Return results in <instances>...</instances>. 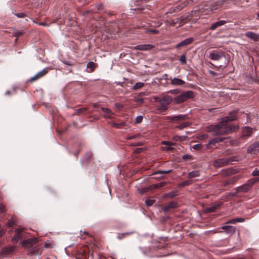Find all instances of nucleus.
I'll list each match as a JSON object with an SVG mask.
<instances>
[{
	"instance_id": "obj_1",
	"label": "nucleus",
	"mask_w": 259,
	"mask_h": 259,
	"mask_svg": "<svg viewBox=\"0 0 259 259\" xmlns=\"http://www.w3.org/2000/svg\"><path fill=\"white\" fill-rule=\"evenodd\" d=\"M236 111L232 112L230 113V116L225 117L218 124L208 126L206 131L213 133L214 136H220L228 134L234 131V127L231 126L229 122L236 119Z\"/></svg>"
},
{
	"instance_id": "obj_2",
	"label": "nucleus",
	"mask_w": 259,
	"mask_h": 259,
	"mask_svg": "<svg viewBox=\"0 0 259 259\" xmlns=\"http://www.w3.org/2000/svg\"><path fill=\"white\" fill-rule=\"evenodd\" d=\"M172 101L170 96H165L159 100V104L156 106V109L158 113H162L167 109V106Z\"/></svg>"
},
{
	"instance_id": "obj_3",
	"label": "nucleus",
	"mask_w": 259,
	"mask_h": 259,
	"mask_svg": "<svg viewBox=\"0 0 259 259\" xmlns=\"http://www.w3.org/2000/svg\"><path fill=\"white\" fill-rule=\"evenodd\" d=\"M195 93L192 91H188L183 92L174 99L177 103H181L189 99H193L195 97Z\"/></svg>"
},
{
	"instance_id": "obj_4",
	"label": "nucleus",
	"mask_w": 259,
	"mask_h": 259,
	"mask_svg": "<svg viewBox=\"0 0 259 259\" xmlns=\"http://www.w3.org/2000/svg\"><path fill=\"white\" fill-rule=\"evenodd\" d=\"M195 93L192 91H188L183 92L174 99L177 103H181L189 99H193L195 97Z\"/></svg>"
},
{
	"instance_id": "obj_5",
	"label": "nucleus",
	"mask_w": 259,
	"mask_h": 259,
	"mask_svg": "<svg viewBox=\"0 0 259 259\" xmlns=\"http://www.w3.org/2000/svg\"><path fill=\"white\" fill-rule=\"evenodd\" d=\"M195 93L192 91H188L183 92L174 99L177 103H181L189 99H193L195 97Z\"/></svg>"
},
{
	"instance_id": "obj_6",
	"label": "nucleus",
	"mask_w": 259,
	"mask_h": 259,
	"mask_svg": "<svg viewBox=\"0 0 259 259\" xmlns=\"http://www.w3.org/2000/svg\"><path fill=\"white\" fill-rule=\"evenodd\" d=\"M225 56V52L222 50H214L209 52L208 58L214 61H219Z\"/></svg>"
},
{
	"instance_id": "obj_7",
	"label": "nucleus",
	"mask_w": 259,
	"mask_h": 259,
	"mask_svg": "<svg viewBox=\"0 0 259 259\" xmlns=\"http://www.w3.org/2000/svg\"><path fill=\"white\" fill-rule=\"evenodd\" d=\"M15 235L12 239L13 243H17L19 240L26 237L27 234L23 228H18L15 230Z\"/></svg>"
},
{
	"instance_id": "obj_8",
	"label": "nucleus",
	"mask_w": 259,
	"mask_h": 259,
	"mask_svg": "<svg viewBox=\"0 0 259 259\" xmlns=\"http://www.w3.org/2000/svg\"><path fill=\"white\" fill-rule=\"evenodd\" d=\"M37 241V239L36 238H29L26 240H24L21 242V245L22 246L28 248L29 249L31 248L32 246L36 244Z\"/></svg>"
},
{
	"instance_id": "obj_9",
	"label": "nucleus",
	"mask_w": 259,
	"mask_h": 259,
	"mask_svg": "<svg viewBox=\"0 0 259 259\" xmlns=\"http://www.w3.org/2000/svg\"><path fill=\"white\" fill-rule=\"evenodd\" d=\"M185 19L183 17L176 18L170 20L169 23L171 26H175L178 25V27H180L185 23Z\"/></svg>"
},
{
	"instance_id": "obj_10",
	"label": "nucleus",
	"mask_w": 259,
	"mask_h": 259,
	"mask_svg": "<svg viewBox=\"0 0 259 259\" xmlns=\"http://www.w3.org/2000/svg\"><path fill=\"white\" fill-rule=\"evenodd\" d=\"M212 165L215 167H221L227 165L226 158H219L214 160L212 162Z\"/></svg>"
},
{
	"instance_id": "obj_11",
	"label": "nucleus",
	"mask_w": 259,
	"mask_h": 259,
	"mask_svg": "<svg viewBox=\"0 0 259 259\" xmlns=\"http://www.w3.org/2000/svg\"><path fill=\"white\" fill-rule=\"evenodd\" d=\"M259 152V142H255L250 145L247 149L248 153L257 154Z\"/></svg>"
},
{
	"instance_id": "obj_12",
	"label": "nucleus",
	"mask_w": 259,
	"mask_h": 259,
	"mask_svg": "<svg viewBox=\"0 0 259 259\" xmlns=\"http://www.w3.org/2000/svg\"><path fill=\"white\" fill-rule=\"evenodd\" d=\"M253 133L252 128L249 126H245L242 130V139L247 138L250 137Z\"/></svg>"
},
{
	"instance_id": "obj_13",
	"label": "nucleus",
	"mask_w": 259,
	"mask_h": 259,
	"mask_svg": "<svg viewBox=\"0 0 259 259\" xmlns=\"http://www.w3.org/2000/svg\"><path fill=\"white\" fill-rule=\"evenodd\" d=\"M42 253V250L39 246H32L28 251V254L30 255H40Z\"/></svg>"
},
{
	"instance_id": "obj_14",
	"label": "nucleus",
	"mask_w": 259,
	"mask_h": 259,
	"mask_svg": "<svg viewBox=\"0 0 259 259\" xmlns=\"http://www.w3.org/2000/svg\"><path fill=\"white\" fill-rule=\"evenodd\" d=\"M225 139V138L215 137L210 140L207 144L206 147L208 149L212 148V145H214L216 143L223 142Z\"/></svg>"
},
{
	"instance_id": "obj_15",
	"label": "nucleus",
	"mask_w": 259,
	"mask_h": 259,
	"mask_svg": "<svg viewBox=\"0 0 259 259\" xmlns=\"http://www.w3.org/2000/svg\"><path fill=\"white\" fill-rule=\"evenodd\" d=\"M194 39L192 37H189L187 38L183 41H181L179 44H178L176 46L175 48L177 49L180 48L181 47H183L184 46H186L187 45H189L191 44H192L193 41Z\"/></svg>"
},
{
	"instance_id": "obj_16",
	"label": "nucleus",
	"mask_w": 259,
	"mask_h": 259,
	"mask_svg": "<svg viewBox=\"0 0 259 259\" xmlns=\"http://www.w3.org/2000/svg\"><path fill=\"white\" fill-rule=\"evenodd\" d=\"M221 229L225 230L226 233L230 235L234 234L236 230V228L235 227L229 225L223 226L221 227Z\"/></svg>"
},
{
	"instance_id": "obj_17",
	"label": "nucleus",
	"mask_w": 259,
	"mask_h": 259,
	"mask_svg": "<svg viewBox=\"0 0 259 259\" xmlns=\"http://www.w3.org/2000/svg\"><path fill=\"white\" fill-rule=\"evenodd\" d=\"M240 177L237 176L231 178L230 179L222 182V185L224 187H227L230 185L234 184L239 179Z\"/></svg>"
},
{
	"instance_id": "obj_18",
	"label": "nucleus",
	"mask_w": 259,
	"mask_h": 259,
	"mask_svg": "<svg viewBox=\"0 0 259 259\" xmlns=\"http://www.w3.org/2000/svg\"><path fill=\"white\" fill-rule=\"evenodd\" d=\"M154 47V45L150 44L139 45L135 47V49L140 51H147L152 49Z\"/></svg>"
},
{
	"instance_id": "obj_19",
	"label": "nucleus",
	"mask_w": 259,
	"mask_h": 259,
	"mask_svg": "<svg viewBox=\"0 0 259 259\" xmlns=\"http://www.w3.org/2000/svg\"><path fill=\"white\" fill-rule=\"evenodd\" d=\"M167 118L171 121H184L187 118L186 115L180 114L176 116L167 117Z\"/></svg>"
},
{
	"instance_id": "obj_20",
	"label": "nucleus",
	"mask_w": 259,
	"mask_h": 259,
	"mask_svg": "<svg viewBox=\"0 0 259 259\" xmlns=\"http://www.w3.org/2000/svg\"><path fill=\"white\" fill-rule=\"evenodd\" d=\"M14 250V248L12 247H6L3 248L0 252V257H5Z\"/></svg>"
},
{
	"instance_id": "obj_21",
	"label": "nucleus",
	"mask_w": 259,
	"mask_h": 259,
	"mask_svg": "<svg viewBox=\"0 0 259 259\" xmlns=\"http://www.w3.org/2000/svg\"><path fill=\"white\" fill-rule=\"evenodd\" d=\"M245 35L251 39L257 41L259 40V34L252 31H248L245 33Z\"/></svg>"
},
{
	"instance_id": "obj_22",
	"label": "nucleus",
	"mask_w": 259,
	"mask_h": 259,
	"mask_svg": "<svg viewBox=\"0 0 259 259\" xmlns=\"http://www.w3.org/2000/svg\"><path fill=\"white\" fill-rule=\"evenodd\" d=\"M227 23V21L225 20H219L214 23H213L210 27H209V29L211 30H214L216 29L217 28L224 25Z\"/></svg>"
},
{
	"instance_id": "obj_23",
	"label": "nucleus",
	"mask_w": 259,
	"mask_h": 259,
	"mask_svg": "<svg viewBox=\"0 0 259 259\" xmlns=\"http://www.w3.org/2000/svg\"><path fill=\"white\" fill-rule=\"evenodd\" d=\"M170 80V83L174 85H182L185 83V81L178 78H172L171 77L168 79Z\"/></svg>"
},
{
	"instance_id": "obj_24",
	"label": "nucleus",
	"mask_w": 259,
	"mask_h": 259,
	"mask_svg": "<svg viewBox=\"0 0 259 259\" xmlns=\"http://www.w3.org/2000/svg\"><path fill=\"white\" fill-rule=\"evenodd\" d=\"M47 72H48V71L46 69H44V70H42L41 71L37 73L34 76L31 77L30 79V81H35V80L38 79L40 77L44 76L46 74H47Z\"/></svg>"
},
{
	"instance_id": "obj_25",
	"label": "nucleus",
	"mask_w": 259,
	"mask_h": 259,
	"mask_svg": "<svg viewBox=\"0 0 259 259\" xmlns=\"http://www.w3.org/2000/svg\"><path fill=\"white\" fill-rule=\"evenodd\" d=\"M250 186L247 184L236 188L237 192H247L250 190Z\"/></svg>"
},
{
	"instance_id": "obj_26",
	"label": "nucleus",
	"mask_w": 259,
	"mask_h": 259,
	"mask_svg": "<svg viewBox=\"0 0 259 259\" xmlns=\"http://www.w3.org/2000/svg\"><path fill=\"white\" fill-rule=\"evenodd\" d=\"M200 175V171L198 170H194L188 173L187 178L189 179L198 177Z\"/></svg>"
},
{
	"instance_id": "obj_27",
	"label": "nucleus",
	"mask_w": 259,
	"mask_h": 259,
	"mask_svg": "<svg viewBox=\"0 0 259 259\" xmlns=\"http://www.w3.org/2000/svg\"><path fill=\"white\" fill-rule=\"evenodd\" d=\"M245 219L243 218H235L229 220L226 223V224H235L237 223H241L244 222Z\"/></svg>"
},
{
	"instance_id": "obj_28",
	"label": "nucleus",
	"mask_w": 259,
	"mask_h": 259,
	"mask_svg": "<svg viewBox=\"0 0 259 259\" xmlns=\"http://www.w3.org/2000/svg\"><path fill=\"white\" fill-rule=\"evenodd\" d=\"M226 162H227V165L231 164L232 162L234 161H238L239 160V157L237 156H233L227 158H226Z\"/></svg>"
},
{
	"instance_id": "obj_29",
	"label": "nucleus",
	"mask_w": 259,
	"mask_h": 259,
	"mask_svg": "<svg viewBox=\"0 0 259 259\" xmlns=\"http://www.w3.org/2000/svg\"><path fill=\"white\" fill-rule=\"evenodd\" d=\"M259 181V178H252L249 180L246 184L248 186H250V189L252 187V186L256 183Z\"/></svg>"
},
{
	"instance_id": "obj_30",
	"label": "nucleus",
	"mask_w": 259,
	"mask_h": 259,
	"mask_svg": "<svg viewBox=\"0 0 259 259\" xmlns=\"http://www.w3.org/2000/svg\"><path fill=\"white\" fill-rule=\"evenodd\" d=\"M24 33H25V31L24 30L15 29L13 31V35L17 37L21 36Z\"/></svg>"
},
{
	"instance_id": "obj_31",
	"label": "nucleus",
	"mask_w": 259,
	"mask_h": 259,
	"mask_svg": "<svg viewBox=\"0 0 259 259\" xmlns=\"http://www.w3.org/2000/svg\"><path fill=\"white\" fill-rule=\"evenodd\" d=\"M193 183V181L191 180H188L184 181L179 184L180 187H184L186 186L190 185Z\"/></svg>"
},
{
	"instance_id": "obj_32",
	"label": "nucleus",
	"mask_w": 259,
	"mask_h": 259,
	"mask_svg": "<svg viewBox=\"0 0 259 259\" xmlns=\"http://www.w3.org/2000/svg\"><path fill=\"white\" fill-rule=\"evenodd\" d=\"M233 173L232 170L230 169L223 170L221 172V175L222 177H226L228 176L231 175Z\"/></svg>"
},
{
	"instance_id": "obj_33",
	"label": "nucleus",
	"mask_w": 259,
	"mask_h": 259,
	"mask_svg": "<svg viewBox=\"0 0 259 259\" xmlns=\"http://www.w3.org/2000/svg\"><path fill=\"white\" fill-rule=\"evenodd\" d=\"M16 222V219L14 217H12L7 222V226L9 227H12Z\"/></svg>"
},
{
	"instance_id": "obj_34",
	"label": "nucleus",
	"mask_w": 259,
	"mask_h": 259,
	"mask_svg": "<svg viewBox=\"0 0 259 259\" xmlns=\"http://www.w3.org/2000/svg\"><path fill=\"white\" fill-rule=\"evenodd\" d=\"M191 124V122H189V121L184 122H183V123L180 124L179 125L177 126L176 128H178L180 130H182L185 127H186L190 125Z\"/></svg>"
},
{
	"instance_id": "obj_35",
	"label": "nucleus",
	"mask_w": 259,
	"mask_h": 259,
	"mask_svg": "<svg viewBox=\"0 0 259 259\" xmlns=\"http://www.w3.org/2000/svg\"><path fill=\"white\" fill-rule=\"evenodd\" d=\"M179 60L181 64H182V65L186 64L187 63V57H186V53L180 56Z\"/></svg>"
},
{
	"instance_id": "obj_36",
	"label": "nucleus",
	"mask_w": 259,
	"mask_h": 259,
	"mask_svg": "<svg viewBox=\"0 0 259 259\" xmlns=\"http://www.w3.org/2000/svg\"><path fill=\"white\" fill-rule=\"evenodd\" d=\"M178 195V192L176 191L170 192L167 194H164L165 197H168L169 198H172Z\"/></svg>"
},
{
	"instance_id": "obj_37",
	"label": "nucleus",
	"mask_w": 259,
	"mask_h": 259,
	"mask_svg": "<svg viewBox=\"0 0 259 259\" xmlns=\"http://www.w3.org/2000/svg\"><path fill=\"white\" fill-rule=\"evenodd\" d=\"M145 84L143 82H138L133 87V89L134 90H139L144 86Z\"/></svg>"
},
{
	"instance_id": "obj_38",
	"label": "nucleus",
	"mask_w": 259,
	"mask_h": 259,
	"mask_svg": "<svg viewBox=\"0 0 259 259\" xmlns=\"http://www.w3.org/2000/svg\"><path fill=\"white\" fill-rule=\"evenodd\" d=\"M96 64L93 62H90L87 64V68L90 69V72H93L95 68Z\"/></svg>"
},
{
	"instance_id": "obj_39",
	"label": "nucleus",
	"mask_w": 259,
	"mask_h": 259,
	"mask_svg": "<svg viewBox=\"0 0 259 259\" xmlns=\"http://www.w3.org/2000/svg\"><path fill=\"white\" fill-rule=\"evenodd\" d=\"M185 137L184 136H174L173 137V140L176 141H182L185 140Z\"/></svg>"
},
{
	"instance_id": "obj_40",
	"label": "nucleus",
	"mask_w": 259,
	"mask_h": 259,
	"mask_svg": "<svg viewBox=\"0 0 259 259\" xmlns=\"http://www.w3.org/2000/svg\"><path fill=\"white\" fill-rule=\"evenodd\" d=\"M155 202V200L154 199H152L150 198H147L145 200V203L147 206H151Z\"/></svg>"
},
{
	"instance_id": "obj_41",
	"label": "nucleus",
	"mask_w": 259,
	"mask_h": 259,
	"mask_svg": "<svg viewBox=\"0 0 259 259\" xmlns=\"http://www.w3.org/2000/svg\"><path fill=\"white\" fill-rule=\"evenodd\" d=\"M168 207L170 208H175L176 207H178V204L177 202H175V201H171L170 202H169L168 204Z\"/></svg>"
},
{
	"instance_id": "obj_42",
	"label": "nucleus",
	"mask_w": 259,
	"mask_h": 259,
	"mask_svg": "<svg viewBox=\"0 0 259 259\" xmlns=\"http://www.w3.org/2000/svg\"><path fill=\"white\" fill-rule=\"evenodd\" d=\"M219 207V205H215L207 208V211L209 212H214Z\"/></svg>"
},
{
	"instance_id": "obj_43",
	"label": "nucleus",
	"mask_w": 259,
	"mask_h": 259,
	"mask_svg": "<svg viewBox=\"0 0 259 259\" xmlns=\"http://www.w3.org/2000/svg\"><path fill=\"white\" fill-rule=\"evenodd\" d=\"M102 110L106 113V114H114L110 109L107 108H102Z\"/></svg>"
},
{
	"instance_id": "obj_44",
	"label": "nucleus",
	"mask_w": 259,
	"mask_h": 259,
	"mask_svg": "<svg viewBox=\"0 0 259 259\" xmlns=\"http://www.w3.org/2000/svg\"><path fill=\"white\" fill-rule=\"evenodd\" d=\"M131 234H132V233L127 232V233H125L118 234L117 236V238L119 239H122V238H124L125 237H126L127 236L130 235Z\"/></svg>"
},
{
	"instance_id": "obj_45",
	"label": "nucleus",
	"mask_w": 259,
	"mask_h": 259,
	"mask_svg": "<svg viewBox=\"0 0 259 259\" xmlns=\"http://www.w3.org/2000/svg\"><path fill=\"white\" fill-rule=\"evenodd\" d=\"M182 159L184 160H191L193 159V157L190 155L185 154L183 155Z\"/></svg>"
},
{
	"instance_id": "obj_46",
	"label": "nucleus",
	"mask_w": 259,
	"mask_h": 259,
	"mask_svg": "<svg viewBox=\"0 0 259 259\" xmlns=\"http://www.w3.org/2000/svg\"><path fill=\"white\" fill-rule=\"evenodd\" d=\"M147 32L150 34H157L159 32L158 30L155 29H148L146 31Z\"/></svg>"
},
{
	"instance_id": "obj_47",
	"label": "nucleus",
	"mask_w": 259,
	"mask_h": 259,
	"mask_svg": "<svg viewBox=\"0 0 259 259\" xmlns=\"http://www.w3.org/2000/svg\"><path fill=\"white\" fill-rule=\"evenodd\" d=\"M92 156V154L91 153H87L84 155V158L87 160V162H89L90 161Z\"/></svg>"
},
{
	"instance_id": "obj_48",
	"label": "nucleus",
	"mask_w": 259,
	"mask_h": 259,
	"mask_svg": "<svg viewBox=\"0 0 259 259\" xmlns=\"http://www.w3.org/2000/svg\"><path fill=\"white\" fill-rule=\"evenodd\" d=\"M143 117L142 116H138L135 119L136 123H140L143 120Z\"/></svg>"
},
{
	"instance_id": "obj_49",
	"label": "nucleus",
	"mask_w": 259,
	"mask_h": 259,
	"mask_svg": "<svg viewBox=\"0 0 259 259\" xmlns=\"http://www.w3.org/2000/svg\"><path fill=\"white\" fill-rule=\"evenodd\" d=\"M6 211L5 206L3 203H0V214L5 212Z\"/></svg>"
},
{
	"instance_id": "obj_50",
	"label": "nucleus",
	"mask_w": 259,
	"mask_h": 259,
	"mask_svg": "<svg viewBox=\"0 0 259 259\" xmlns=\"http://www.w3.org/2000/svg\"><path fill=\"white\" fill-rule=\"evenodd\" d=\"M128 124L126 122H121L120 123H117V128H121L122 126H127Z\"/></svg>"
},
{
	"instance_id": "obj_51",
	"label": "nucleus",
	"mask_w": 259,
	"mask_h": 259,
	"mask_svg": "<svg viewBox=\"0 0 259 259\" xmlns=\"http://www.w3.org/2000/svg\"><path fill=\"white\" fill-rule=\"evenodd\" d=\"M139 137H140V135H139V134H136V135H135L134 136L127 137L126 138V139L127 140H132V139H136L137 138H139Z\"/></svg>"
},
{
	"instance_id": "obj_52",
	"label": "nucleus",
	"mask_w": 259,
	"mask_h": 259,
	"mask_svg": "<svg viewBox=\"0 0 259 259\" xmlns=\"http://www.w3.org/2000/svg\"><path fill=\"white\" fill-rule=\"evenodd\" d=\"M252 175L254 177L259 176V169L255 168L252 172Z\"/></svg>"
},
{
	"instance_id": "obj_53",
	"label": "nucleus",
	"mask_w": 259,
	"mask_h": 259,
	"mask_svg": "<svg viewBox=\"0 0 259 259\" xmlns=\"http://www.w3.org/2000/svg\"><path fill=\"white\" fill-rule=\"evenodd\" d=\"M172 171V169L168 170H160L158 172V174H168L170 173Z\"/></svg>"
},
{
	"instance_id": "obj_54",
	"label": "nucleus",
	"mask_w": 259,
	"mask_h": 259,
	"mask_svg": "<svg viewBox=\"0 0 259 259\" xmlns=\"http://www.w3.org/2000/svg\"><path fill=\"white\" fill-rule=\"evenodd\" d=\"M18 18H24L26 15L24 13H18L15 14Z\"/></svg>"
},
{
	"instance_id": "obj_55",
	"label": "nucleus",
	"mask_w": 259,
	"mask_h": 259,
	"mask_svg": "<svg viewBox=\"0 0 259 259\" xmlns=\"http://www.w3.org/2000/svg\"><path fill=\"white\" fill-rule=\"evenodd\" d=\"M201 145L195 144L193 146V148L195 150H200L201 148Z\"/></svg>"
},
{
	"instance_id": "obj_56",
	"label": "nucleus",
	"mask_w": 259,
	"mask_h": 259,
	"mask_svg": "<svg viewBox=\"0 0 259 259\" xmlns=\"http://www.w3.org/2000/svg\"><path fill=\"white\" fill-rule=\"evenodd\" d=\"M170 209V208L168 207V205L167 204V205H165V206H164L163 207V208H162V210L164 211V212H168Z\"/></svg>"
},
{
	"instance_id": "obj_57",
	"label": "nucleus",
	"mask_w": 259,
	"mask_h": 259,
	"mask_svg": "<svg viewBox=\"0 0 259 259\" xmlns=\"http://www.w3.org/2000/svg\"><path fill=\"white\" fill-rule=\"evenodd\" d=\"M87 110L86 108H80L77 110V112L78 114H81Z\"/></svg>"
},
{
	"instance_id": "obj_58",
	"label": "nucleus",
	"mask_w": 259,
	"mask_h": 259,
	"mask_svg": "<svg viewBox=\"0 0 259 259\" xmlns=\"http://www.w3.org/2000/svg\"><path fill=\"white\" fill-rule=\"evenodd\" d=\"M143 99L141 98H138L136 99V102L139 104H142L143 102Z\"/></svg>"
},
{
	"instance_id": "obj_59",
	"label": "nucleus",
	"mask_w": 259,
	"mask_h": 259,
	"mask_svg": "<svg viewBox=\"0 0 259 259\" xmlns=\"http://www.w3.org/2000/svg\"><path fill=\"white\" fill-rule=\"evenodd\" d=\"M5 232H6L5 230L2 229L0 227V238L2 237L4 235Z\"/></svg>"
},
{
	"instance_id": "obj_60",
	"label": "nucleus",
	"mask_w": 259,
	"mask_h": 259,
	"mask_svg": "<svg viewBox=\"0 0 259 259\" xmlns=\"http://www.w3.org/2000/svg\"><path fill=\"white\" fill-rule=\"evenodd\" d=\"M96 7L98 10H101L102 8L103 5L102 4H99L96 5Z\"/></svg>"
},
{
	"instance_id": "obj_61",
	"label": "nucleus",
	"mask_w": 259,
	"mask_h": 259,
	"mask_svg": "<svg viewBox=\"0 0 259 259\" xmlns=\"http://www.w3.org/2000/svg\"><path fill=\"white\" fill-rule=\"evenodd\" d=\"M110 123H111V124L112 125V126L113 127L117 128V123H116L114 121H111V122H110Z\"/></svg>"
},
{
	"instance_id": "obj_62",
	"label": "nucleus",
	"mask_w": 259,
	"mask_h": 259,
	"mask_svg": "<svg viewBox=\"0 0 259 259\" xmlns=\"http://www.w3.org/2000/svg\"><path fill=\"white\" fill-rule=\"evenodd\" d=\"M162 144L167 145H172L173 144L168 141H163L162 142Z\"/></svg>"
},
{
	"instance_id": "obj_63",
	"label": "nucleus",
	"mask_w": 259,
	"mask_h": 259,
	"mask_svg": "<svg viewBox=\"0 0 259 259\" xmlns=\"http://www.w3.org/2000/svg\"><path fill=\"white\" fill-rule=\"evenodd\" d=\"M63 63H64L65 64H66L67 65H69V66H72L73 65V64H72L69 61H64L63 62Z\"/></svg>"
},
{
	"instance_id": "obj_64",
	"label": "nucleus",
	"mask_w": 259,
	"mask_h": 259,
	"mask_svg": "<svg viewBox=\"0 0 259 259\" xmlns=\"http://www.w3.org/2000/svg\"><path fill=\"white\" fill-rule=\"evenodd\" d=\"M113 114H105L104 116L105 117V118H110V119H111L113 118L112 116Z\"/></svg>"
}]
</instances>
